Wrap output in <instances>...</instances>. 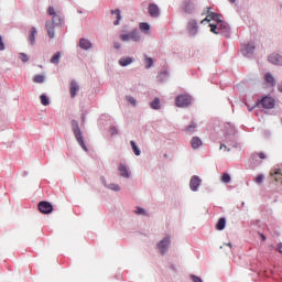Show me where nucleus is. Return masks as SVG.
<instances>
[{
    "label": "nucleus",
    "instance_id": "1",
    "mask_svg": "<svg viewBox=\"0 0 282 282\" xmlns=\"http://www.w3.org/2000/svg\"><path fill=\"white\" fill-rule=\"evenodd\" d=\"M70 127L75 135V140L78 142L79 147H82V149L87 153L89 149H87V145H85V138L83 137V130H80V126L75 119H73Z\"/></svg>",
    "mask_w": 282,
    "mask_h": 282
},
{
    "label": "nucleus",
    "instance_id": "2",
    "mask_svg": "<svg viewBox=\"0 0 282 282\" xmlns=\"http://www.w3.org/2000/svg\"><path fill=\"white\" fill-rule=\"evenodd\" d=\"M63 23V18L58 14H54L52 21H46V32L50 39H54L56 36V32L54 28H58Z\"/></svg>",
    "mask_w": 282,
    "mask_h": 282
},
{
    "label": "nucleus",
    "instance_id": "3",
    "mask_svg": "<svg viewBox=\"0 0 282 282\" xmlns=\"http://www.w3.org/2000/svg\"><path fill=\"white\" fill-rule=\"evenodd\" d=\"M156 246L158 250L160 251V254H166V252H169V248H171V237H164L161 241H159Z\"/></svg>",
    "mask_w": 282,
    "mask_h": 282
},
{
    "label": "nucleus",
    "instance_id": "4",
    "mask_svg": "<svg viewBox=\"0 0 282 282\" xmlns=\"http://www.w3.org/2000/svg\"><path fill=\"white\" fill-rule=\"evenodd\" d=\"M37 208L43 215H50V213H53L54 210V206H52L51 203L46 200L40 202Z\"/></svg>",
    "mask_w": 282,
    "mask_h": 282
},
{
    "label": "nucleus",
    "instance_id": "5",
    "mask_svg": "<svg viewBox=\"0 0 282 282\" xmlns=\"http://www.w3.org/2000/svg\"><path fill=\"white\" fill-rule=\"evenodd\" d=\"M100 182L102 184V186H105V188H108L109 191H115V193H120L121 188L120 185L116 184V183H107V178H105V176L100 177Z\"/></svg>",
    "mask_w": 282,
    "mask_h": 282
},
{
    "label": "nucleus",
    "instance_id": "6",
    "mask_svg": "<svg viewBox=\"0 0 282 282\" xmlns=\"http://www.w3.org/2000/svg\"><path fill=\"white\" fill-rule=\"evenodd\" d=\"M254 50H256L254 43H248L241 46L242 55L247 56L248 58H250V56L254 54Z\"/></svg>",
    "mask_w": 282,
    "mask_h": 282
},
{
    "label": "nucleus",
    "instance_id": "7",
    "mask_svg": "<svg viewBox=\"0 0 282 282\" xmlns=\"http://www.w3.org/2000/svg\"><path fill=\"white\" fill-rule=\"evenodd\" d=\"M197 6V1L196 0H185L184 1V7L183 10L184 12H186L187 14H192V12L195 11V7Z\"/></svg>",
    "mask_w": 282,
    "mask_h": 282
},
{
    "label": "nucleus",
    "instance_id": "8",
    "mask_svg": "<svg viewBox=\"0 0 282 282\" xmlns=\"http://www.w3.org/2000/svg\"><path fill=\"white\" fill-rule=\"evenodd\" d=\"M118 173L120 177H123L124 180H129V177H131V170H129V167L122 163H120L118 166Z\"/></svg>",
    "mask_w": 282,
    "mask_h": 282
},
{
    "label": "nucleus",
    "instance_id": "9",
    "mask_svg": "<svg viewBox=\"0 0 282 282\" xmlns=\"http://www.w3.org/2000/svg\"><path fill=\"white\" fill-rule=\"evenodd\" d=\"M200 185H202V178H199V176L197 175L192 176L189 181L191 191H194V192L199 191Z\"/></svg>",
    "mask_w": 282,
    "mask_h": 282
},
{
    "label": "nucleus",
    "instance_id": "10",
    "mask_svg": "<svg viewBox=\"0 0 282 282\" xmlns=\"http://www.w3.org/2000/svg\"><path fill=\"white\" fill-rule=\"evenodd\" d=\"M218 31L220 32V34H224V36H226L228 39V36H230V25H228V23L220 21L218 23Z\"/></svg>",
    "mask_w": 282,
    "mask_h": 282
},
{
    "label": "nucleus",
    "instance_id": "11",
    "mask_svg": "<svg viewBox=\"0 0 282 282\" xmlns=\"http://www.w3.org/2000/svg\"><path fill=\"white\" fill-rule=\"evenodd\" d=\"M188 105H191V97L182 95L176 98V107H188Z\"/></svg>",
    "mask_w": 282,
    "mask_h": 282
},
{
    "label": "nucleus",
    "instance_id": "12",
    "mask_svg": "<svg viewBox=\"0 0 282 282\" xmlns=\"http://www.w3.org/2000/svg\"><path fill=\"white\" fill-rule=\"evenodd\" d=\"M260 105H262V107L264 109H274V98H272V97H263L260 100Z\"/></svg>",
    "mask_w": 282,
    "mask_h": 282
},
{
    "label": "nucleus",
    "instance_id": "13",
    "mask_svg": "<svg viewBox=\"0 0 282 282\" xmlns=\"http://www.w3.org/2000/svg\"><path fill=\"white\" fill-rule=\"evenodd\" d=\"M269 63H272V65H282V56L279 53H272L268 57Z\"/></svg>",
    "mask_w": 282,
    "mask_h": 282
},
{
    "label": "nucleus",
    "instance_id": "14",
    "mask_svg": "<svg viewBox=\"0 0 282 282\" xmlns=\"http://www.w3.org/2000/svg\"><path fill=\"white\" fill-rule=\"evenodd\" d=\"M148 12L150 17H152L153 19H158V17H160V7H158V4H150L148 8Z\"/></svg>",
    "mask_w": 282,
    "mask_h": 282
},
{
    "label": "nucleus",
    "instance_id": "15",
    "mask_svg": "<svg viewBox=\"0 0 282 282\" xmlns=\"http://www.w3.org/2000/svg\"><path fill=\"white\" fill-rule=\"evenodd\" d=\"M132 63H135V58L131 56H123L119 59V65L121 67H129Z\"/></svg>",
    "mask_w": 282,
    "mask_h": 282
},
{
    "label": "nucleus",
    "instance_id": "16",
    "mask_svg": "<svg viewBox=\"0 0 282 282\" xmlns=\"http://www.w3.org/2000/svg\"><path fill=\"white\" fill-rule=\"evenodd\" d=\"M198 28H199V26L197 25V21L191 20V21L188 22L187 30H188V32H189V34H191L192 36H195V34H197Z\"/></svg>",
    "mask_w": 282,
    "mask_h": 282
},
{
    "label": "nucleus",
    "instance_id": "17",
    "mask_svg": "<svg viewBox=\"0 0 282 282\" xmlns=\"http://www.w3.org/2000/svg\"><path fill=\"white\" fill-rule=\"evenodd\" d=\"M128 36L133 43H140V40L142 39L138 29H134L132 32L128 33Z\"/></svg>",
    "mask_w": 282,
    "mask_h": 282
},
{
    "label": "nucleus",
    "instance_id": "18",
    "mask_svg": "<svg viewBox=\"0 0 282 282\" xmlns=\"http://www.w3.org/2000/svg\"><path fill=\"white\" fill-rule=\"evenodd\" d=\"M70 98H76V95L78 94V91H80V86H78V83H76V80H72L70 82Z\"/></svg>",
    "mask_w": 282,
    "mask_h": 282
},
{
    "label": "nucleus",
    "instance_id": "19",
    "mask_svg": "<svg viewBox=\"0 0 282 282\" xmlns=\"http://www.w3.org/2000/svg\"><path fill=\"white\" fill-rule=\"evenodd\" d=\"M79 47L82 50H91L93 44L89 40L83 37V39L79 40Z\"/></svg>",
    "mask_w": 282,
    "mask_h": 282
},
{
    "label": "nucleus",
    "instance_id": "20",
    "mask_svg": "<svg viewBox=\"0 0 282 282\" xmlns=\"http://www.w3.org/2000/svg\"><path fill=\"white\" fill-rule=\"evenodd\" d=\"M250 164L251 166L254 169L257 166H259V164H261V160L259 158V153H253L251 154V158H250Z\"/></svg>",
    "mask_w": 282,
    "mask_h": 282
},
{
    "label": "nucleus",
    "instance_id": "21",
    "mask_svg": "<svg viewBox=\"0 0 282 282\" xmlns=\"http://www.w3.org/2000/svg\"><path fill=\"white\" fill-rule=\"evenodd\" d=\"M111 14L116 15V21L113 22V25H120V21H122V14L120 12V9L111 10Z\"/></svg>",
    "mask_w": 282,
    "mask_h": 282
},
{
    "label": "nucleus",
    "instance_id": "22",
    "mask_svg": "<svg viewBox=\"0 0 282 282\" xmlns=\"http://www.w3.org/2000/svg\"><path fill=\"white\" fill-rule=\"evenodd\" d=\"M36 34H37L36 28H34V26L31 28V33L29 35V41H30L31 45H35L36 44Z\"/></svg>",
    "mask_w": 282,
    "mask_h": 282
},
{
    "label": "nucleus",
    "instance_id": "23",
    "mask_svg": "<svg viewBox=\"0 0 282 282\" xmlns=\"http://www.w3.org/2000/svg\"><path fill=\"white\" fill-rule=\"evenodd\" d=\"M192 149H199L202 147L203 142L202 139L198 137H193L191 140Z\"/></svg>",
    "mask_w": 282,
    "mask_h": 282
},
{
    "label": "nucleus",
    "instance_id": "24",
    "mask_svg": "<svg viewBox=\"0 0 282 282\" xmlns=\"http://www.w3.org/2000/svg\"><path fill=\"white\" fill-rule=\"evenodd\" d=\"M130 147L132 148L134 155L140 156L142 154V151H140V148L138 144H135V141H130Z\"/></svg>",
    "mask_w": 282,
    "mask_h": 282
},
{
    "label": "nucleus",
    "instance_id": "25",
    "mask_svg": "<svg viewBox=\"0 0 282 282\" xmlns=\"http://www.w3.org/2000/svg\"><path fill=\"white\" fill-rule=\"evenodd\" d=\"M61 56H62L61 52H57L55 55L52 56L51 63L53 65H58L61 63Z\"/></svg>",
    "mask_w": 282,
    "mask_h": 282
},
{
    "label": "nucleus",
    "instance_id": "26",
    "mask_svg": "<svg viewBox=\"0 0 282 282\" xmlns=\"http://www.w3.org/2000/svg\"><path fill=\"white\" fill-rule=\"evenodd\" d=\"M151 109H155L156 111L161 109L160 98H155L152 102H150Z\"/></svg>",
    "mask_w": 282,
    "mask_h": 282
},
{
    "label": "nucleus",
    "instance_id": "27",
    "mask_svg": "<svg viewBox=\"0 0 282 282\" xmlns=\"http://www.w3.org/2000/svg\"><path fill=\"white\" fill-rule=\"evenodd\" d=\"M158 80L160 83H164V80H166V78H169V72L164 70L161 72L158 76H156Z\"/></svg>",
    "mask_w": 282,
    "mask_h": 282
},
{
    "label": "nucleus",
    "instance_id": "28",
    "mask_svg": "<svg viewBox=\"0 0 282 282\" xmlns=\"http://www.w3.org/2000/svg\"><path fill=\"white\" fill-rule=\"evenodd\" d=\"M216 228L218 230H224V228H226V218H219L218 223L216 224Z\"/></svg>",
    "mask_w": 282,
    "mask_h": 282
},
{
    "label": "nucleus",
    "instance_id": "29",
    "mask_svg": "<svg viewBox=\"0 0 282 282\" xmlns=\"http://www.w3.org/2000/svg\"><path fill=\"white\" fill-rule=\"evenodd\" d=\"M139 28H140L141 32H144V33H147V32H149V30H151V25H149V23H147V22H141L139 24Z\"/></svg>",
    "mask_w": 282,
    "mask_h": 282
},
{
    "label": "nucleus",
    "instance_id": "30",
    "mask_svg": "<svg viewBox=\"0 0 282 282\" xmlns=\"http://www.w3.org/2000/svg\"><path fill=\"white\" fill-rule=\"evenodd\" d=\"M33 83H37V84L45 83V76L44 75H35L33 77Z\"/></svg>",
    "mask_w": 282,
    "mask_h": 282
},
{
    "label": "nucleus",
    "instance_id": "31",
    "mask_svg": "<svg viewBox=\"0 0 282 282\" xmlns=\"http://www.w3.org/2000/svg\"><path fill=\"white\" fill-rule=\"evenodd\" d=\"M40 100L44 107H47V105H50V98H47V95L45 94L40 96Z\"/></svg>",
    "mask_w": 282,
    "mask_h": 282
},
{
    "label": "nucleus",
    "instance_id": "32",
    "mask_svg": "<svg viewBox=\"0 0 282 282\" xmlns=\"http://www.w3.org/2000/svg\"><path fill=\"white\" fill-rule=\"evenodd\" d=\"M126 100L127 102H130L132 107H138V100H135L131 95L126 96Z\"/></svg>",
    "mask_w": 282,
    "mask_h": 282
},
{
    "label": "nucleus",
    "instance_id": "33",
    "mask_svg": "<svg viewBox=\"0 0 282 282\" xmlns=\"http://www.w3.org/2000/svg\"><path fill=\"white\" fill-rule=\"evenodd\" d=\"M265 80L267 83L272 84V86L274 87V85H276V80L274 79V76H272V74L268 73L265 75Z\"/></svg>",
    "mask_w": 282,
    "mask_h": 282
},
{
    "label": "nucleus",
    "instance_id": "34",
    "mask_svg": "<svg viewBox=\"0 0 282 282\" xmlns=\"http://www.w3.org/2000/svg\"><path fill=\"white\" fill-rule=\"evenodd\" d=\"M210 32H213L214 34H221V32H219V24H209Z\"/></svg>",
    "mask_w": 282,
    "mask_h": 282
},
{
    "label": "nucleus",
    "instance_id": "35",
    "mask_svg": "<svg viewBox=\"0 0 282 282\" xmlns=\"http://www.w3.org/2000/svg\"><path fill=\"white\" fill-rule=\"evenodd\" d=\"M221 182H224V184H230L231 182L230 174L228 173L223 174Z\"/></svg>",
    "mask_w": 282,
    "mask_h": 282
},
{
    "label": "nucleus",
    "instance_id": "36",
    "mask_svg": "<svg viewBox=\"0 0 282 282\" xmlns=\"http://www.w3.org/2000/svg\"><path fill=\"white\" fill-rule=\"evenodd\" d=\"M197 129V123H192L186 128L187 133H195V130Z\"/></svg>",
    "mask_w": 282,
    "mask_h": 282
},
{
    "label": "nucleus",
    "instance_id": "37",
    "mask_svg": "<svg viewBox=\"0 0 282 282\" xmlns=\"http://www.w3.org/2000/svg\"><path fill=\"white\" fill-rule=\"evenodd\" d=\"M207 13L208 15L206 17V19L202 20V23H210V21H213V15H212V12H210V9H207Z\"/></svg>",
    "mask_w": 282,
    "mask_h": 282
},
{
    "label": "nucleus",
    "instance_id": "38",
    "mask_svg": "<svg viewBox=\"0 0 282 282\" xmlns=\"http://www.w3.org/2000/svg\"><path fill=\"white\" fill-rule=\"evenodd\" d=\"M19 58L22 63H28L30 61V57L25 53H20Z\"/></svg>",
    "mask_w": 282,
    "mask_h": 282
},
{
    "label": "nucleus",
    "instance_id": "39",
    "mask_svg": "<svg viewBox=\"0 0 282 282\" xmlns=\"http://www.w3.org/2000/svg\"><path fill=\"white\" fill-rule=\"evenodd\" d=\"M145 63H147L145 69L153 67V58L145 56Z\"/></svg>",
    "mask_w": 282,
    "mask_h": 282
},
{
    "label": "nucleus",
    "instance_id": "40",
    "mask_svg": "<svg viewBox=\"0 0 282 282\" xmlns=\"http://www.w3.org/2000/svg\"><path fill=\"white\" fill-rule=\"evenodd\" d=\"M265 176L263 174H260L256 177V184H262Z\"/></svg>",
    "mask_w": 282,
    "mask_h": 282
},
{
    "label": "nucleus",
    "instance_id": "41",
    "mask_svg": "<svg viewBox=\"0 0 282 282\" xmlns=\"http://www.w3.org/2000/svg\"><path fill=\"white\" fill-rule=\"evenodd\" d=\"M219 17H220L219 14L212 12V19H213V21H217L218 24H219V22L221 21V19H220Z\"/></svg>",
    "mask_w": 282,
    "mask_h": 282
},
{
    "label": "nucleus",
    "instance_id": "42",
    "mask_svg": "<svg viewBox=\"0 0 282 282\" xmlns=\"http://www.w3.org/2000/svg\"><path fill=\"white\" fill-rule=\"evenodd\" d=\"M137 215H147V210L142 207H138L135 210Z\"/></svg>",
    "mask_w": 282,
    "mask_h": 282
},
{
    "label": "nucleus",
    "instance_id": "43",
    "mask_svg": "<svg viewBox=\"0 0 282 282\" xmlns=\"http://www.w3.org/2000/svg\"><path fill=\"white\" fill-rule=\"evenodd\" d=\"M120 39L123 41V43H127L130 41L129 33L128 34H121Z\"/></svg>",
    "mask_w": 282,
    "mask_h": 282
},
{
    "label": "nucleus",
    "instance_id": "44",
    "mask_svg": "<svg viewBox=\"0 0 282 282\" xmlns=\"http://www.w3.org/2000/svg\"><path fill=\"white\" fill-rule=\"evenodd\" d=\"M6 50V44L3 43V37L0 35V52H3Z\"/></svg>",
    "mask_w": 282,
    "mask_h": 282
},
{
    "label": "nucleus",
    "instance_id": "45",
    "mask_svg": "<svg viewBox=\"0 0 282 282\" xmlns=\"http://www.w3.org/2000/svg\"><path fill=\"white\" fill-rule=\"evenodd\" d=\"M191 279H192L193 282H204V281L202 280V278H199V276H197V275H191Z\"/></svg>",
    "mask_w": 282,
    "mask_h": 282
},
{
    "label": "nucleus",
    "instance_id": "46",
    "mask_svg": "<svg viewBox=\"0 0 282 282\" xmlns=\"http://www.w3.org/2000/svg\"><path fill=\"white\" fill-rule=\"evenodd\" d=\"M110 134L111 135H118V129H116V127H110Z\"/></svg>",
    "mask_w": 282,
    "mask_h": 282
},
{
    "label": "nucleus",
    "instance_id": "47",
    "mask_svg": "<svg viewBox=\"0 0 282 282\" xmlns=\"http://www.w3.org/2000/svg\"><path fill=\"white\" fill-rule=\"evenodd\" d=\"M48 14H51V17H54V14H56L54 7H48Z\"/></svg>",
    "mask_w": 282,
    "mask_h": 282
},
{
    "label": "nucleus",
    "instance_id": "48",
    "mask_svg": "<svg viewBox=\"0 0 282 282\" xmlns=\"http://www.w3.org/2000/svg\"><path fill=\"white\" fill-rule=\"evenodd\" d=\"M113 47L115 50H120V47H122V44H120V42H113Z\"/></svg>",
    "mask_w": 282,
    "mask_h": 282
},
{
    "label": "nucleus",
    "instance_id": "49",
    "mask_svg": "<svg viewBox=\"0 0 282 282\" xmlns=\"http://www.w3.org/2000/svg\"><path fill=\"white\" fill-rule=\"evenodd\" d=\"M258 158H260V160H265V153L261 152V153H258Z\"/></svg>",
    "mask_w": 282,
    "mask_h": 282
},
{
    "label": "nucleus",
    "instance_id": "50",
    "mask_svg": "<svg viewBox=\"0 0 282 282\" xmlns=\"http://www.w3.org/2000/svg\"><path fill=\"white\" fill-rule=\"evenodd\" d=\"M278 90L282 94V82L278 85Z\"/></svg>",
    "mask_w": 282,
    "mask_h": 282
},
{
    "label": "nucleus",
    "instance_id": "51",
    "mask_svg": "<svg viewBox=\"0 0 282 282\" xmlns=\"http://www.w3.org/2000/svg\"><path fill=\"white\" fill-rule=\"evenodd\" d=\"M259 106V102H257L253 107L249 108V111H253V109Z\"/></svg>",
    "mask_w": 282,
    "mask_h": 282
},
{
    "label": "nucleus",
    "instance_id": "52",
    "mask_svg": "<svg viewBox=\"0 0 282 282\" xmlns=\"http://www.w3.org/2000/svg\"><path fill=\"white\" fill-rule=\"evenodd\" d=\"M279 252L282 254V242L279 243Z\"/></svg>",
    "mask_w": 282,
    "mask_h": 282
},
{
    "label": "nucleus",
    "instance_id": "53",
    "mask_svg": "<svg viewBox=\"0 0 282 282\" xmlns=\"http://www.w3.org/2000/svg\"><path fill=\"white\" fill-rule=\"evenodd\" d=\"M221 149H225V151H226V149H228V147H226V144H220V150Z\"/></svg>",
    "mask_w": 282,
    "mask_h": 282
},
{
    "label": "nucleus",
    "instance_id": "54",
    "mask_svg": "<svg viewBox=\"0 0 282 282\" xmlns=\"http://www.w3.org/2000/svg\"><path fill=\"white\" fill-rule=\"evenodd\" d=\"M260 237H261L262 241H265V235L260 234Z\"/></svg>",
    "mask_w": 282,
    "mask_h": 282
},
{
    "label": "nucleus",
    "instance_id": "55",
    "mask_svg": "<svg viewBox=\"0 0 282 282\" xmlns=\"http://www.w3.org/2000/svg\"><path fill=\"white\" fill-rule=\"evenodd\" d=\"M82 121L85 122V115H82Z\"/></svg>",
    "mask_w": 282,
    "mask_h": 282
},
{
    "label": "nucleus",
    "instance_id": "56",
    "mask_svg": "<svg viewBox=\"0 0 282 282\" xmlns=\"http://www.w3.org/2000/svg\"><path fill=\"white\" fill-rule=\"evenodd\" d=\"M237 0H229V3H235Z\"/></svg>",
    "mask_w": 282,
    "mask_h": 282
},
{
    "label": "nucleus",
    "instance_id": "57",
    "mask_svg": "<svg viewBox=\"0 0 282 282\" xmlns=\"http://www.w3.org/2000/svg\"><path fill=\"white\" fill-rule=\"evenodd\" d=\"M227 246H229V248H232V243H230V242H229V243H227Z\"/></svg>",
    "mask_w": 282,
    "mask_h": 282
},
{
    "label": "nucleus",
    "instance_id": "58",
    "mask_svg": "<svg viewBox=\"0 0 282 282\" xmlns=\"http://www.w3.org/2000/svg\"><path fill=\"white\" fill-rule=\"evenodd\" d=\"M241 206H246V202H242V203H241Z\"/></svg>",
    "mask_w": 282,
    "mask_h": 282
},
{
    "label": "nucleus",
    "instance_id": "59",
    "mask_svg": "<svg viewBox=\"0 0 282 282\" xmlns=\"http://www.w3.org/2000/svg\"><path fill=\"white\" fill-rule=\"evenodd\" d=\"M279 173H280V172H279V170H278V171L275 172V175H279Z\"/></svg>",
    "mask_w": 282,
    "mask_h": 282
},
{
    "label": "nucleus",
    "instance_id": "60",
    "mask_svg": "<svg viewBox=\"0 0 282 282\" xmlns=\"http://www.w3.org/2000/svg\"><path fill=\"white\" fill-rule=\"evenodd\" d=\"M275 182H279V178L275 177Z\"/></svg>",
    "mask_w": 282,
    "mask_h": 282
},
{
    "label": "nucleus",
    "instance_id": "61",
    "mask_svg": "<svg viewBox=\"0 0 282 282\" xmlns=\"http://www.w3.org/2000/svg\"><path fill=\"white\" fill-rule=\"evenodd\" d=\"M227 151H230V149H227Z\"/></svg>",
    "mask_w": 282,
    "mask_h": 282
}]
</instances>
